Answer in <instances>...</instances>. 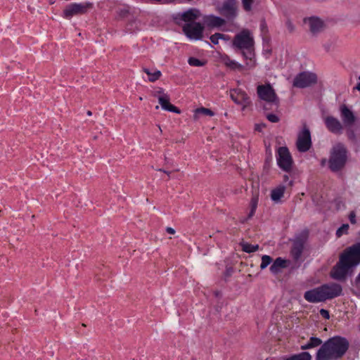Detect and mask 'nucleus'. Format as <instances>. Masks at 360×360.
I'll return each instance as SVG.
<instances>
[{
    "mask_svg": "<svg viewBox=\"0 0 360 360\" xmlns=\"http://www.w3.org/2000/svg\"><path fill=\"white\" fill-rule=\"evenodd\" d=\"M349 224H345L341 227H340L336 231V236L338 238L341 237L344 234H347L349 230Z\"/></svg>",
    "mask_w": 360,
    "mask_h": 360,
    "instance_id": "32",
    "label": "nucleus"
},
{
    "mask_svg": "<svg viewBox=\"0 0 360 360\" xmlns=\"http://www.w3.org/2000/svg\"><path fill=\"white\" fill-rule=\"evenodd\" d=\"M220 60L223 63L227 68L231 70H236L240 68L241 65L238 64L233 60H231L227 55H221L220 56Z\"/></svg>",
    "mask_w": 360,
    "mask_h": 360,
    "instance_id": "21",
    "label": "nucleus"
},
{
    "mask_svg": "<svg viewBox=\"0 0 360 360\" xmlns=\"http://www.w3.org/2000/svg\"><path fill=\"white\" fill-rule=\"evenodd\" d=\"M231 98L236 103L242 105L243 111L251 105L249 96L241 90H234L233 93L231 94Z\"/></svg>",
    "mask_w": 360,
    "mask_h": 360,
    "instance_id": "13",
    "label": "nucleus"
},
{
    "mask_svg": "<svg viewBox=\"0 0 360 360\" xmlns=\"http://www.w3.org/2000/svg\"><path fill=\"white\" fill-rule=\"evenodd\" d=\"M188 63L191 66L193 67H202L206 64L205 60H199L194 57H190L188 60Z\"/></svg>",
    "mask_w": 360,
    "mask_h": 360,
    "instance_id": "27",
    "label": "nucleus"
},
{
    "mask_svg": "<svg viewBox=\"0 0 360 360\" xmlns=\"http://www.w3.org/2000/svg\"><path fill=\"white\" fill-rule=\"evenodd\" d=\"M240 245L242 247L243 251L248 252V253L256 252L259 248L258 245H251V244L245 243V242L240 243Z\"/></svg>",
    "mask_w": 360,
    "mask_h": 360,
    "instance_id": "26",
    "label": "nucleus"
},
{
    "mask_svg": "<svg viewBox=\"0 0 360 360\" xmlns=\"http://www.w3.org/2000/svg\"><path fill=\"white\" fill-rule=\"evenodd\" d=\"M273 259L269 255H263L261 258L260 269H265L271 262Z\"/></svg>",
    "mask_w": 360,
    "mask_h": 360,
    "instance_id": "29",
    "label": "nucleus"
},
{
    "mask_svg": "<svg viewBox=\"0 0 360 360\" xmlns=\"http://www.w3.org/2000/svg\"><path fill=\"white\" fill-rule=\"evenodd\" d=\"M144 72L148 75V79L150 82H153L158 80L161 76V72L158 70L153 73L150 72L148 70L145 69Z\"/></svg>",
    "mask_w": 360,
    "mask_h": 360,
    "instance_id": "30",
    "label": "nucleus"
},
{
    "mask_svg": "<svg viewBox=\"0 0 360 360\" xmlns=\"http://www.w3.org/2000/svg\"><path fill=\"white\" fill-rule=\"evenodd\" d=\"M324 122L327 129L332 133H342L343 125L338 118L328 115L324 117Z\"/></svg>",
    "mask_w": 360,
    "mask_h": 360,
    "instance_id": "14",
    "label": "nucleus"
},
{
    "mask_svg": "<svg viewBox=\"0 0 360 360\" xmlns=\"http://www.w3.org/2000/svg\"><path fill=\"white\" fill-rule=\"evenodd\" d=\"M232 43L235 48L241 51L245 58L252 60L255 56V41L251 32L248 30H243L237 34Z\"/></svg>",
    "mask_w": 360,
    "mask_h": 360,
    "instance_id": "4",
    "label": "nucleus"
},
{
    "mask_svg": "<svg viewBox=\"0 0 360 360\" xmlns=\"http://www.w3.org/2000/svg\"><path fill=\"white\" fill-rule=\"evenodd\" d=\"M303 243L300 241H295L293 247L291 250V253L295 259H297L300 256L303 250Z\"/></svg>",
    "mask_w": 360,
    "mask_h": 360,
    "instance_id": "23",
    "label": "nucleus"
},
{
    "mask_svg": "<svg viewBox=\"0 0 360 360\" xmlns=\"http://www.w3.org/2000/svg\"><path fill=\"white\" fill-rule=\"evenodd\" d=\"M340 111L342 121L346 127H351L355 123L356 117L354 112L346 105H341Z\"/></svg>",
    "mask_w": 360,
    "mask_h": 360,
    "instance_id": "15",
    "label": "nucleus"
},
{
    "mask_svg": "<svg viewBox=\"0 0 360 360\" xmlns=\"http://www.w3.org/2000/svg\"><path fill=\"white\" fill-rule=\"evenodd\" d=\"M342 291V288L340 284L331 283L306 291L304 297L309 302H321L340 296Z\"/></svg>",
    "mask_w": 360,
    "mask_h": 360,
    "instance_id": "3",
    "label": "nucleus"
},
{
    "mask_svg": "<svg viewBox=\"0 0 360 360\" xmlns=\"http://www.w3.org/2000/svg\"><path fill=\"white\" fill-rule=\"evenodd\" d=\"M320 314L326 319H328L330 318L329 312L326 309H321L320 310Z\"/></svg>",
    "mask_w": 360,
    "mask_h": 360,
    "instance_id": "37",
    "label": "nucleus"
},
{
    "mask_svg": "<svg viewBox=\"0 0 360 360\" xmlns=\"http://www.w3.org/2000/svg\"><path fill=\"white\" fill-rule=\"evenodd\" d=\"M347 134H348V137L352 140V141H356V136L354 134V132L353 130H351L349 129L348 131H347Z\"/></svg>",
    "mask_w": 360,
    "mask_h": 360,
    "instance_id": "38",
    "label": "nucleus"
},
{
    "mask_svg": "<svg viewBox=\"0 0 360 360\" xmlns=\"http://www.w3.org/2000/svg\"><path fill=\"white\" fill-rule=\"evenodd\" d=\"M167 232L170 233V234H174L175 233L174 229L171 228V227L167 228Z\"/></svg>",
    "mask_w": 360,
    "mask_h": 360,
    "instance_id": "39",
    "label": "nucleus"
},
{
    "mask_svg": "<svg viewBox=\"0 0 360 360\" xmlns=\"http://www.w3.org/2000/svg\"><path fill=\"white\" fill-rule=\"evenodd\" d=\"M277 162L279 167L285 172H290L292 166L291 155L286 147H280L278 149Z\"/></svg>",
    "mask_w": 360,
    "mask_h": 360,
    "instance_id": "11",
    "label": "nucleus"
},
{
    "mask_svg": "<svg viewBox=\"0 0 360 360\" xmlns=\"http://www.w3.org/2000/svg\"><path fill=\"white\" fill-rule=\"evenodd\" d=\"M182 30L190 39L200 40L203 37L204 26L200 22L184 24Z\"/></svg>",
    "mask_w": 360,
    "mask_h": 360,
    "instance_id": "8",
    "label": "nucleus"
},
{
    "mask_svg": "<svg viewBox=\"0 0 360 360\" xmlns=\"http://www.w3.org/2000/svg\"><path fill=\"white\" fill-rule=\"evenodd\" d=\"M321 343L322 341L321 339L318 338H311L309 342L307 344L301 346V349L305 350L310 348L316 347L319 346Z\"/></svg>",
    "mask_w": 360,
    "mask_h": 360,
    "instance_id": "25",
    "label": "nucleus"
},
{
    "mask_svg": "<svg viewBox=\"0 0 360 360\" xmlns=\"http://www.w3.org/2000/svg\"><path fill=\"white\" fill-rule=\"evenodd\" d=\"M326 163V160H323L321 162V165L323 166Z\"/></svg>",
    "mask_w": 360,
    "mask_h": 360,
    "instance_id": "44",
    "label": "nucleus"
},
{
    "mask_svg": "<svg viewBox=\"0 0 360 360\" xmlns=\"http://www.w3.org/2000/svg\"><path fill=\"white\" fill-rule=\"evenodd\" d=\"M349 218L352 224H355L356 223V214L354 211L349 213Z\"/></svg>",
    "mask_w": 360,
    "mask_h": 360,
    "instance_id": "36",
    "label": "nucleus"
},
{
    "mask_svg": "<svg viewBox=\"0 0 360 360\" xmlns=\"http://www.w3.org/2000/svg\"><path fill=\"white\" fill-rule=\"evenodd\" d=\"M357 279H358L359 281H360V273H359V276H358Z\"/></svg>",
    "mask_w": 360,
    "mask_h": 360,
    "instance_id": "45",
    "label": "nucleus"
},
{
    "mask_svg": "<svg viewBox=\"0 0 360 360\" xmlns=\"http://www.w3.org/2000/svg\"><path fill=\"white\" fill-rule=\"evenodd\" d=\"M200 115L212 117L214 115V112L212 110L204 107L196 108L193 111V120L195 121L198 120Z\"/></svg>",
    "mask_w": 360,
    "mask_h": 360,
    "instance_id": "20",
    "label": "nucleus"
},
{
    "mask_svg": "<svg viewBox=\"0 0 360 360\" xmlns=\"http://www.w3.org/2000/svg\"><path fill=\"white\" fill-rule=\"evenodd\" d=\"M284 180L285 181H288V175H285L284 176Z\"/></svg>",
    "mask_w": 360,
    "mask_h": 360,
    "instance_id": "43",
    "label": "nucleus"
},
{
    "mask_svg": "<svg viewBox=\"0 0 360 360\" xmlns=\"http://www.w3.org/2000/svg\"><path fill=\"white\" fill-rule=\"evenodd\" d=\"M317 82L316 74L309 72H303L298 74L293 80V86L305 88Z\"/></svg>",
    "mask_w": 360,
    "mask_h": 360,
    "instance_id": "10",
    "label": "nucleus"
},
{
    "mask_svg": "<svg viewBox=\"0 0 360 360\" xmlns=\"http://www.w3.org/2000/svg\"><path fill=\"white\" fill-rule=\"evenodd\" d=\"M257 94L259 99L269 104L278 105L279 99L275 90L270 84L258 85Z\"/></svg>",
    "mask_w": 360,
    "mask_h": 360,
    "instance_id": "6",
    "label": "nucleus"
},
{
    "mask_svg": "<svg viewBox=\"0 0 360 360\" xmlns=\"http://www.w3.org/2000/svg\"><path fill=\"white\" fill-rule=\"evenodd\" d=\"M158 94H159V103L163 110L173 112L177 114L181 112V111L176 107L171 104L169 101V97L167 94H164L162 91H158Z\"/></svg>",
    "mask_w": 360,
    "mask_h": 360,
    "instance_id": "16",
    "label": "nucleus"
},
{
    "mask_svg": "<svg viewBox=\"0 0 360 360\" xmlns=\"http://www.w3.org/2000/svg\"><path fill=\"white\" fill-rule=\"evenodd\" d=\"M224 22V20L216 16H210L207 20V25L210 27H219L223 25Z\"/></svg>",
    "mask_w": 360,
    "mask_h": 360,
    "instance_id": "24",
    "label": "nucleus"
},
{
    "mask_svg": "<svg viewBox=\"0 0 360 360\" xmlns=\"http://www.w3.org/2000/svg\"><path fill=\"white\" fill-rule=\"evenodd\" d=\"M220 13L229 18H232L236 13V2L235 0L225 1L219 9Z\"/></svg>",
    "mask_w": 360,
    "mask_h": 360,
    "instance_id": "17",
    "label": "nucleus"
},
{
    "mask_svg": "<svg viewBox=\"0 0 360 360\" xmlns=\"http://www.w3.org/2000/svg\"><path fill=\"white\" fill-rule=\"evenodd\" d=\"M360 264V242L343 250L338 256V261L330 271V276L337 281H345L353 274Z\"/></svg>",
    "mask_w": 360,
    "mask_h": 360,
    "instance_id": "1",
    "label": "nucleus"
},
{
    "mask_svg": "<svg viewBox=\"0 0 360 360\" xmlns=\"http://www.w3.org/2000/svg\"><path fill=\"white\" fill-rule=\"evenodd\" d=\"M272 264L270 266V271L271 273L276 274L279 273L283 269L287 266L288 261L281 257L276 259L272 262Z\"/></svg>",
    "mask_w": 360,
    "mask_h": 360,
    "instance_id": "19",
    "label": "nucleus"
},
{
    "mask_svg": "<svg viewBox=\"0 0 360 360\" xmlns=\"http://www.w3.org/2000/svg\"><path fill=\"white\" fill-rule=\"evenodd\" d=\"M286 27L290 32H292L295 30V27L290 20L286 22Z\"/></svg>",
    "mask_w": 360,
    "mask_h": 360,
    "instance_id": "35",
    "label": "nucleus"
},
{
    "mask_svg": "<svg viewBox=\"0 0 360 360\" xmlns=\"http://www.w3.org/2000/svg\"><path fill=\"white\" fill-rule=\"evenodd\" d=\"M266 118L273 123H276L279 121V118L277 115L274 114H268L266 115Z\"/></svg>",
    "mask_w": 360,
    "mask_h": 360,
    "instance_id": "34",
    "label": "nucleus"
},
{
    "mask_svg": "<svg viewBox=\"0 0 360 360\" xmlns=\"http://www.w3.org/2000/svg\"><path fill=\"white\" fill-rule=\"evenodd\" d=\"M92 7L90 2L72 3L68 5L63 12V17L70 19L74 15L85 14Z\"/></svg>",
    "mask_w": 360,
    "mask_h": 360,
    "instance_id": "7",
    "label": "nucleus"
},
{
    "mask_svg": "<svg viewBox=\"0 0 360 360\" xmlns=\"http://www.w3.org/2000/svg\"><path fill=\"white\" fill-rule=\"evenodd\" d=\"M346 162V149L344 146L338 144L333 147L329 160V167L333 172L341 169Z\"/></svg>",
    "mask_w": 360,
    "mask_h": 360,
    "instance_id": "5",
    "label": "nucleus"
},
{
    "mask_svg": "<svg viewBox=\"0 0 360 360\" xmlns=\"http://www.w3.org/2000/svg\"><path fill=\"white\" fill-rule=\"evenodd\" d=\"M243 8L245 11H249L252 8L253 0H242Z\"/></svg>",
    "mask_w": 360,
    "mask_h": 360,
    "instance_id": "33",
    "label": "nucleus"
},
{
    "mask_svg": "<svg viewBox=\"0 0 360 360\" xmlns=\"http://www.w3.org/2000/svg\"><path fill=\"white\" fill-rule=\"evenodd\" d=\"M86 114L87 115L91 116L92 115V112L90 110H89L87 111Z\"/></svg>",
    "mask_w": 360,
    "mask_h": 360,
    "instance_id": "42",
    "label": "nucleus"
},
{
    "mask_svg": "<svg viewBox=\"0 0 360 360\" xmlns=\"http://www.w3.org/2000/svg\"><path fill=\"white\" fill-rule=\"evenodd\" d=\"M201 13L199 10L191 8L183 13L181 14V18L185 22V24L195 23V20L198 19Z\"/></svg>",
    "mask_w": 360,
    "mask_h": 360,
    "instance_id": "18",
    "label": "nucleus"
},
{
    "mask_svg": "<svg viewBox=\"0 0 360 360\" xmlns=\"http://www.w3.org/2000/svg\"><path fill=\"white\" fill-rule=\"evenodd\" d=\"M355 89L358 91H360V82L356 85V86L355 87Z\"/></svg>",
    "mask_w": 360,
    "mask_h": 360,
    "instance_id": "41",
    "label": "nucleus"
},
{
    "mask_svg": "<svg viewBox=\"0 0 360 360\" xmlns=\"http://www.w3.org/2000/svg\"><path fill=\"white\" fill-rule=\"evenodd\" d=\"M232 271H233V270L231 268L227 269V271H226L227 276H230L232 274Z\"/></svg>",
    "mask_w": 360,
    "mask_h": 360,
    "instance_id": "40",
    "label": "nucleus"
},
{
    "mask_svg": "<svg viewBox=\"0 0 360 360\" xmlns=\"http://www.w3.org/2000/svg\"><path fill=\"white\" fill-rule=\"evenodd\" d=\"M285 187L284 186H278L274 188L271 193V198L273 201L278 202L280 201L281 198L283 196Z\"/></svg>",
    "mask_w": 360,
    "mask_h": 360,
    "instance_id": "22",
    "label": "nucleus"
},
{
    "mask_svg": "<svg viewBox=\"0 0 360 360\" xmlns=\"http://www.w3.org/2000/svg\"><path fill=\"white\" fill-rule=\"evenodd\" d=\"M349 347V341L345 338H330L318 350L316 360H338L345 354Z\"/></svg>",
    "mask_w": 360,
    "mask_h": 360,
    "instance_id": "2",
    "label": "nucleus"
},
{
    "mask_svg": "<svg viewBox=\"0 0 360 360\" xmlns=\"http://www.w3.org/2000/svg\"><path fill=\"white\" fill-rule=\"evenodd\" d=\"M296 145L300 152H306L310 148L311 145V134L306 125L303 127L302 131L299 133Z\"/></svg>",
    "mask_w": 360,
    "mask_h": 360,
    "instance_id": "12",
    "label": "nucleus"
},
{
    "mask_svg": "<svg viewBox=\"0 0 360 360\" xmlns=\"http://www.w3.org/2000/svg\"><path fill=\"white\" fill-rule=\"evenodd\" d=\"M257 204H258V196L257 195H255V196H253L251 199V201H250V212L248 214V218H251L255 211H256V209H257Z\"/></svg>",
    "mask_w": 360,
    "mask_h": 360,
    "instance_id": "28",
    "label": "nucleus"
},
{
    "mask_svg": "<svg viewBox=\"0 0 360 360\" xmlns=\"http://www.w3.org/2000/svg\"><path fill=\"white\" fill-rule=\"evenodd\" d=\"M220 39L228 40L229 38H226L224 34L220 33H216L210 37L211 41L214 44H219Z\"/></svg>",
    "mask_w": 360,
    "mask_h": 360,
    "instance_id": "31",
    "label": "nucleus"
},
{
    "mask_svg": "<svg viewBox=\"0 0 360 360\" xmlns=\"http://www.w3.org/2000/svg\"><path fill=\"white\" fill-rule=\"evenodd\" d=\"M303 22L307 25L309 31L313 36H316L323 32L326 27L325 21L317 16L304 18Z\"/></svg>",
    "mask_w": 360,
    "mask_h": 360,
    "instance_id": "9",
    "label": "nucleus"
}]
</instances>
